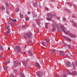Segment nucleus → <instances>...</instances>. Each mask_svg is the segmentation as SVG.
Wrapping results in <instances>:
<instances>
[{
  "label": "nucleus",
  "mask_w": 77,
  "mask_h": 77,
  "mask_svg": "<svg viewBox=\"0 0 77 77\" xmlns=\"http://www.w3.org/2000/svg\"><path fill=\"white\" fill-rule=\"evenodd\" d=\"M49 23H45V27L47 29H48V26L47 25Z\"/></svg>",
  "instance_id": "5701e85b"
},
{
  "label": "nucleus",
  "mask_w": 77,
  "mask_h": 77,
  "mask_svg": "<svg viewBox=\"0 0 77 77\" xmlns=\"http://www.w3.org/2000/svg\"><path fill=\"white\" fill-rule=\"evenodd\" d=\"M56 19H57L58 20H60V17H56Z\"/></svg>",
  "instance_id": "a19ab883"
},
{
  "label": "nucleus",
  "mask_w": 77,
  "mask_h": 77,
  "mask_svg": "<svg viewBox=\"0 0 77 77\" xmlns=\"http://www.w3.org/2000/svg\"><path fill=\"white\" fill-rule=\"evenodd\" d=\"M3 57L2 56V55H0V57H1V58H2V57Z\"/></svg>",
  "instance_id": "6e6d98bb"
},
{
  "label": "nucleus",
  "mask_w": 77,
  "mask_h": 77,
  "mask_svg": "<svg viewBox=\"0 0 77 77\" xmlns=\"http://www.w3.org/2000/svg\"><path fill=\"white\" fill-rule=\"evenodd\" d=\"M22 62L24 66H25V65H27V61H22Z\"/></svg>",
  "instance_id": "f3484780"
},
{
  "label": "nucleus",
  "mask_w": 77,
  "mask_h": 77,
  "mask_svg": "<svg viewBox=\"0 0 77 77\" xmlns=\"http://www.w3.org/2000/svg\"><path fill=\"white\" fill-rule=\"evenodd\" d=\"M65 48L66 49L67 48V46H66V47H65Z\"/></svg>",
  "instance_id": "69168bd1"
},
{
  "label": "nucleus",
  "mask_w": 77,
  "mask_h": 77,
  "mask_svg": "<svg viewBox=\"0 0 77 77\" xmlns=\"http://www.w3.org/2000/svg\"><path fill=\"white\" fill-rule=\"evenodd\" d=\"M28 52V56H33V54L32 53V52H31V51H29Z\"/></svg>",
  "instance_id": "9b49d317"
},
{
  "label": "nucleus",
  "mask_w": 77,
  "mask_h": 77,
  "mask_svg": "<svg viewBox=\"0 0 77 77\" xmlns=\"http://www.w3.org/2000/svg\"><path fill=\"white\" fill-rule=\"evenodd\" d=\"M26 21H28V20H29V17H27L26 18Z\"/></svg>",
  "instance_id": "a18cd8bd"
},
{
  "label": "nucleus",
  "mask_w": 77,
  "mask_h": 77,
  "mask_svg": "<svg viewBox=\"0 0 77 77\" xmlns=\"http://www.w3.org/2000/svg\"><path fill=\"white\" fill-rule=\"evenodd\" d=\"M66 74H70V75H77V73H76V72L75 71H74L73 72H71L69 71H67V73H66Z\"/></svg>",
  "instance_id": "39448f33"
},
{
  "label": "nucleus",
  "mask_w": 77,
  "mask_h": 77,
  "mask_svg": "<svg viewBox=\"0 0 77 77\" xmlns=\"http://www.w3.org/2000/svg\"><path fill=\"white\" fill-rule=\"evenodd\" d=\"M66 57H68V58H69V56H68V55H66Z\"/></svg>",
  "instance_id": "3c124183"
},
{
  "label": "nucleus",
  "mask_w": 77,
  "mask_h": 77,
  "mask_svg": "<svg viewBox=\"0 0 77 77\" xmlns=\"http://www.w3.org/2000/svg\"><path fill=\"white\" fill-rule=\"evenodd\" d=\"M42 45H43V46H45V47H46V46H47V45H46L47 43L45 42L42 41Z\"/></svg>",
  "instance_id": "2eb2a0df"
},
{
  "label": "nucleus",
  "mask_w": 77,
  "mask_h": 77,
  "mask_svg": "<svg viewBox=\"0 0 77 77\" xmlns=\"http://www.w3.org/2000/svg\"><path fill=\"white\" fill-rule=\"evenodd\" d=\"M19 8H16L15 9V11L16 12H18L19 11Z\"/></svg>",
  "instance_id": "b1692460"
},
{
  "label": "nucleus",
  "mask_w": 77,
  "mask_h": 77,
  "mask_svg": "<svg viewBox=\"0 0 77 77\" xmlns=\"http://www.w3.org/2000/svg\"><path fill=\"white\" fill-rule=\"evenodd\" d=\"M11 29H8L7 30V34L5 35L6 36L8 35L9 33L11 32Z\"/></svg>",
  "instance_id": "6ab92c4d"
},
{
  "label": "nucleus",
  "mask_w": 77,
  "mask_h": 77,
  "mask_svg": "<svg viewBox=\"0 0 77 77\" xmlns=\"http://www.w3.org/2000/svg\"><path fill=\"white\" fill-rule=\"evenodd\" d=\"M12 21L13 22H17V20L16 19H14Z\"/></svg>",
  "instance_id": "ea45409f"
},
{
  "label": "nucleus",
  "mask_w": 77,
  "mask_h": 77,
  "mask_svg": "<svg viewBox=\"0 0 77 77\" xmlns=\"http://www.w3.org/2000/svg\"><path fill=\"white\" fill-rule=\"evenodd\" d=\"M63 36L64 39H66V40H67V41H71V40L70 38H69L68 37H66V36H65L64 35H63Z\"/></svg>",
  "instance_id": "1a4fd4ad"
},
{
  "label": "nucleus",
  "mask_w": 77,
  "mask_h": 77,
  "mask_svg": "<svg viewBox=\"0 0 77 77\" xmlns=\"http://www.w3.org/2000/svg\"><path fill=\"white\" fill-rule=\"evenodd\" d=\"M23 54H26V52H25V51L23 52Z\"/></svg>",
  "instance_id": "5fc2aeb1"
},
{
  "label": "nucleus",
  "mask_w": 77,
  "mask_h": 77,
  "mask_svg": "<svg viewBox=\"0 0 77 77\" xmlns=\"http://www.w3.org/2000/svg\"><path fill=\"white\" fill-rule=\"evenodd\" d=\"M17 72V70L16 69H15L14 70V72H15V73H16V72Z\"/></svg>",
  "instance_id": "e433bc0d"
},
{
  "label": "nucleus",
  "mask_w": 77,
  "mask_h": 77,
  "mask_svg": "<svg viewBox=\"0 0 77 77\" xmlns=\"http://www.w3.org/2000/svg\"><path fill=\"white\" fill-rule=\"evenodd\" d=\"M28 42L29 43H31V41H30V40H28Z\"/></svg>",
  "instance_id": "de8ad7c7"
},
{
  "label": "nucleus",
  "mask_w": 77,
  "mask_h": 77,
  "mask_svg": "<svg viewBox=\"0 0 77 77\" xmlns=\"http://www.w3.org/2000/svg\"><path fill=\"white\" fill-rule=\"evenodd\" d=\"M57 29L60 32H61L63 31L64 33H65L66 35H68V32H69L68 31L66 30V28L64 27V26L63 25H60V26H58L57 27Z\"/></svg>",
  "instance_id": "f257e3e1"
},
{
  "label": "nucleus",
  "mask_w": 77,
  "mask_h": 77,
  "mask_svg": "<svg viewBox=\"0 0 77 77\" xmlns=\"http://www.w3.org/2000/svg\"><path fill=\"white\" fill-rule=\"evenodd\" d=\"M7 63L8 64V63H10V61H8L7 62Z\"/></svg>",
  "instance_id": "8fccbe9b"
},
{
  "label": "nucleus",
  "mask_w": 77,
  "mask_h": 77,
  "mask_svg": "<svg viewBox=\"0 0 77 77\" xmlns=\"http://www.w3.org/2000/svg\"><path fill=\"white\" fill-rule=\"evenodd\" d=\"M20 18H24V15H23V14H21V13L20 14Z\"/></svg>",
  "instance_id": "4be33fe9"
},
{
  "label": "nucleus",
  "mask_w": 77,
  "mask_h": 77,
  "mask_svg": "<svg viewBox=\"0 0 77 77\" xmlns=\"http://www.w3.org/2000/svg\"><path fill=\"white\" fill-rule=\"evenodd\" d=\"M72 64L73 66H74V64L73 62L72 63Z\"/></svg>",
  "instance_id": "603ef678"
},
{
  "label": "nucleus",
  "mask_w": 77,
  "mask_h": 77,
  "mask_svg": "<svg viewBox=\"0 0 77 77\" xmlns=\"http://www.w3.org/2000/svg\"><path fill=\"white\" fill-rule=\"evenodd\" d=\"M36 74L39 77H41L43 75V73L42 71H39L36 73Z\"/></svg>",
  "instance_id": "20e7f679"
},
{
  "label": "nucleus",
  "mask_w": 77,
  "mask_h": 77,
  "mask_svg": "<svg viewBox=\"0 0 77 77\" xmlns=\"http://www.w3.org/2000/svg\"><path fill=\"white\" fill-rule=\"evenodd\" d=\"M46 20H49V21H51L52 20V19H51V18H50L49 17H47L46 18Z\"/></svg>",
  "instance_id": "bb28decb"
},
{
  "label": "nucleus",
  "mask_w": 77,
  "mask_h": 77,
  "mask_svg": "<svg viewBox=\"0 0 77 77\" xmlns=\"http://www.w3.org/2000/svg\"><path fill=\"white\" fill-rule=\"evenodd\" d=\"M6 28L8 30H11L10 28H9V26L7 25L6 26Z\"/></svg>",
  "instance_id": "a878e982"
},
{
  "label": "nucleus",
  "mask_w": 77,
  "mask_h": 77,
  "mask_svg": "<svg viewBox=\"0 0 77 77\" xmlns=\"http://www.w3.org/2000/svg\"><path fill=\"white\" fill-rule=\"evenodd\" d=\"M7 24H10V23H7Z\"/></svg>",
  "instance_id": "0e129e2a"
},
{
  "label": "nucleus",
  "mask_w": 77,
  "mask_h": 77,
  "mask_svg": "<svg viewBox=\"0 0 77 77\" xmlns=\"http://www.w3.org/2000/svg\"><path fill=\"white\" fill-rule=\"evenodd\" d=\"M77 37V35H73V38H76Z\"/></svg>",
  "instance_id": "c03bdc74"
},
{
  "label": "nucleus",
  "mask_w": 77,
  "mask_h": 77,
  "mask_svg": "<svg viewBox=\"0 0 77 77\" xmlns=\"http://www.w3.org/2000/svg\"><path fill=\"white\" fill-rule=\"evenodd\" d=\"M19 76L20 77H25L24 75L22 73H20V74L19 75Z\"/></svg>",
  "instance_id": "a211bd4d"
},
{
  "label": "nucleus",
  "mask_w": 77,
  "mask_h": 77,
  "mask_svg": "<svg viewBox=\"0 0 77 77\" xmlns=\"http://www.w3.org/2000/svg\"><path fill=\"white\" fill-rule=\"evenodd\" d=\"M6 5L7 7H9V4H8V2H6Z\"/></svg>",
  "instance_id": "7c9ffc66"
},
{
  "label": "nucleus",
  "mask_w": 77,
  "mask_h": 77,
  "mask_svg": "<svg viewBox=\"0 0 77 77\" xmlns=\"http://www.w3.org/2000/svg\"><path fill=\"white\" fill-rule=\"evenodd\" d=\"M67 67H71L72 65L71 63L67 61L66 62V65Z\"/></svg>",
  "instance_id": "0eeeda50"
},
{
  "label": "nucleus",
  "mask_w": 77,
  "mask_h": 77,
  "mask_svg": "<svg viewBox=\"0 0 77 77\" xmlns=\"http://www.w3.org/2000/svg\"><path fill=\"white\" fill-rule=\"evenodd\" d=\"M60 56H64L65 55V53L64 51H60Z\"/></svg>",
  "instance_id": "6e6552de"
},
{
  "label": "nucleus",
  "mask_w": 77,
  "mask_h": 77,
  "mask_svg": "<svg viewBox=\"0 0 77 77\" xmlns=\"http://www.w3.org/2000/svg\"><path fill=\"white\" fill-rule=\"evenodd\" d=\"M37 5H38V4H37V3L35 2L34 3V6H37Z\"/></svg>",
  "instance_id": "2f4dec72"
},
{
  "label": "nucleus",
  "mask_w": 77,
  "mask_h": 77,
  "mask_svg": "<svg viewBox=\"0 0 77 77\" xmlns=\"http://www.w3.org/2000/svg\"><path fill=\"white\" fill-rule=\"evenodd\" d=\"M74 26H75V27H77V24L76 23H75L74 24Z\"/></svg>",
  "instance_id": "473e14b6"
},
{
  "label": "nucleus",
  "mask_w": 77,
  "mask_h": 77,
  "mask_svg": "<svg viewBox=\"0 0 77 77\" xmlns=\"http://www.w3.org/2000/svg\"><path fill=\"white\" fill-rule=\"evenodd\" d=\"M73 6H74V7H75V8H76V5L75 4H73Z\"/></svg>",
  "instance_id": "49530a36"
},
{
  "label": "nucleus",
  "mask_w": 77,
  "mask_h": 77,
  "mask_svg": "<svg viewBox=\"0 0 77 77\" xmlns=\"http://www.w3.org/2000/svg\"><path fill=\"white\" fill-rule=\"evenodd\" d=\"M1 10H2V11H4V10L5 9V8H4V7H1Z\"/></svg>",
  "instance_id": "cd10ccee"
},
{
  "label": "nucleus",
  "mask_w": 77,
  "mask_h": 77,
  "mask_svg": "<svg viewBox=\"0 0 77 77\" xmlns=\"http://www.w3.org/2000/svg\"><path fill=\"white\" fill-rule=\"evenodd\" d=\"M57 24L55 23V24H52V26L53 27V29H52L51 32H56V27H57Z\"/></svg>",
  "instance_id": "7ed1b4c3"
},
{
  "label": "nucleus",
  "mask_w": 77,
  "mask_h": 77,
  "mask_svg": "<svg viewBox=\"0 0 77 77\" xmlns=\"http://www.w3.org/2000/svg\"><path fill=\"white\" fill-rule=\"evenodd\" d=\"M11 47H14V45H11Z\"/></svg>",
  "instance_id": "052dcab7"
},
{
  "label": "nucleus",
  "mask_w": 77,
  "mask_h": 77,
  "mask_svg": "<svg viewBox=\"0 0 77 77\" xmlns=\"http://www.w3.org/2000/svg\"><path fill=\"white\" fill-rule=\"evenodd\" d=\"M47 16L48 17H50V18H54L55 17L54 15H53L50 13H48L47 14Z\"/></svg>",
  "instance_id": "423d86ee"
},
{
  "label": "nucleus",
  "mask_w": 77,
  "mask_h": 77,
  "mask_svg": "<svg viewBox=\"0 0 77 77\" xmlns=\"http://www.w3.org/2000/svg\"><path fill=\"white\" fill-rule=\"evenodd\" d=\"M66 23H68V21H66Z\"/></svg>",
  "instance_id": "338daca9"
},
{
  "label": "nucleus",
  "mask_w": 77,
  "mask_h": 77,
  "mask_svg": "<svg viewBox=\"0 0 77 77\" xmlns=\"http://www.w3.org/2000/svg\"><path fill=\"white\" fill-rule=\"evenodd\" d=\"M69 5L70 6H72V4H71V3H69Z\"/></svg>",
  "instance_id": "864d4df0"
},
{
  "label": "nucleus",
  "mask_w": 77,
  "mask_h": 77,
  "mask_svg": "<svg viewBox=\"0 0 77 77\" xmlns=\"http://www.w3.org/2000/svg\"><path fill=\"white\" fill-rule=\"evenodd\" d=\"M72 17L73 18H75V16L74 14H73L72 15Z\"/></svg>",
  "instance_id": "79ce46f5"
},
{
  "label": "nucleus",
  "mask_w": 77,
  "mask_h": 77,
  "mask_svg": "<svg viewBox=\"0 0 77 77\" xmlns=\"http://www.w3.org/2000/svg\"><path fill=\"white\" fill-rule=\"evenodd\" d=\"M3 57L2 56V55H0V57H1V58H2V57Z\"/></svg>",
  "instance_id": "4d7b16f0"
},
{
  "label": "nucleus",
  "mask_w": 77,
  "mask_h": 77,
  "mask_svg": "<svg viewBox=\"0 0 77 77\" xmlns=\"http://www.w3.org/2000/svg\"><path fill=\"white\" fill-rule=\"evenodd\" d=\"M7 62H4V63H6Z\"/></svg>",
  "instance_id": "e2e57ef3"
},
{
  "label": "nucleus",
  "mask_w": 77,
  "mask_h": 77,
  "mask_svg": "<svg viewBox=\"0 0 77 77\" xmlns=\"http://www.w3.org/2000/svg\"><path fill=\"white\" fill-rule=\"evenodd\" d=\"M18 63L17 61H14V67H17V66H18Z\"/></svg>",
  "instance_id": "9d476101"
},
{
  "label": "nucleus",
  "mask_w": 77,
  "mask_h": 77,
  "mask_svg": "<svg viewBox=\"0 0 77 77\" xmlns=\"http://www.w3.org/2000/svg\"><path fill=\"white\" fill-rule=\"evenodd\" d=\"M68 47V48H69V49H72V47H71V46L70 45H67Z\"/></svg>",
  "instance_id": "c85d7f7f"
},
{
  "label": "nucleus",
  "mask_w": 77,
  "mask_h": 77,
  "mask_svg": "<svg viewBox=\"0 0 77 77\" xmlns=\"http://www.w3.org/2000/svg\"><path fill=\"white\" fill-rule=\"evenodd\" d=\"M68 32H68L67 33H68V35H69V36H71V38H74V35H73L72 34L70 33H69V31H68Z\"/></svg>",
  "instance_id": "4468645a"
},
{
  "label": "nucleus",
  "mask_w": 77,
  "mask_h": 77,
  "mask_svg": "<svg viewBox=\"0 0 77 77\" xmlns=\"http://www.w3.org/2000/svg\"><path fill=\"white\" fill-rule=\"evenodd\" d=\"M16 48L17 49V50H18V52L19 53H20L21 51V48L20 46H17L16 47Z\"/></svg>",
  "instance_id": "ddd939ff"
},
{
  "label": "nucleus",
  "mask_w": 77,
  "mask_h": 77,
  "mask_svg": "<svg viewBox=\"0 0 77 77\" xmlns=\"http://www.w3.org/2000/svg\"><path fill=\"white\" fill-rule=\"evenodd\" d=\"M32 37V33H27L25 34L24 35V38L25 39H27L28 38H30Z\"/></svg>",
  "instance_id": "f03ea898"
},
{
  "label": "nucleus",
  "mask_w": 77,
  "mask_h": 77,
  "mask_svg": "<svg viewBox=\"0 0 77 77\" xmlns=\"http://www.w3.org/2000/svg\"><path fill=\"white\" fill-rule=\"evenodd\" d=\"M10 77H15V76L14 75V74H11L10 75Z\"/></svg>",
  "instance_id": "c756f323"
},
{
  "label": "nucleus",
  "mask_w": 77,
  "mask_h": 77,
  "mask_svg": "<svg viewBox=\"0 0 77 77\" xmlns=\"http://www.w3.org/2000/svg\"><path fill=\"white\" fill-rule=\"evenodd\" d=\"M45 10H46V11H48L49 10V8L47 7H45Z\"/></svg>",
  "instance_id": "58836bf2"
},
{
  "label": "nucleus",
  "mask_w": 77,
  "mask_h": 77,
  "mask_svg": "<svg viewBox=\"0 0 77 77\" xmlns=\"http://www.w3.org/2000/svg\"><path fill=\"white\" fill-rule=\"evenodd\" d=\"M46 59H48V58L47 57H46Z\"/></svg>",
  "instance_id": "680f3d73"
},
{
  "label": "nucleus",
  "mask_w": 77,
  "mask_h": 77,
  "mask_svg": "<svg viewBox=\"0 0 77 77\" xmlns=\"http://www.w3.org/2000/svg\"><path fill=\"white\" fill-rule=\"evenodd\" d=\"M52 21L53 23H54V21L52 20Z\"/></svg>",
  "instance_id": "bf43d9fd"
},
{
  "label": "nucleus",
  "mask_w": 77,
  "mask_h": 77,
  "mask_svg": "<svg viewBox=\"0 0 77 77\" xmlns=\"http://www.w3.org/2000/svg\"><path fill=\"white\" fill-rule=\"evenodd\" d=\"M0 49L1 50H3V48L1 44H0Z\"/></svg>",
  "instance_id": "393cba45"
},
{
  "label": "nucleus",
  "mask_w": 77,
  "mask_h": 77,
  "mask_svg": "<svg viewBox=\"0 0 77 77\" xmlns=\"http://www.w3.org/2000/svg\"><path fill=\"white\" fill-rule=\"evenodd\" d=\"M56 51V50L55 49H53L52 51V53H54L55 52V51Z\"/></svg>",
  "instance_id": "f704fd0d"
},
{
  "label": "nucleus",
  "mask_w": 77,
  "mask_h": 77,
  "mask_svg": "<svg viewBox=\"0 0 77 77\" xmlns=\"http://www.w3.org/2000/svg\"><path fill=\"white\" fill-rule=\"evenodd\" d=\"M31 13L29 11V12H28V13H27V14H28V15H29V14H30Z\"/></svg>",
  "instance_id": "37998d69"
},
{
  "label": "nucleus",
  "mask_w": 77,
  "mask_h": 77,
  "mask_svg": "<svg viewBox=\"0 0 77 77\" xmlns=\"http://www.w3.org/2000/svg\"><path fill=\"white\" fill-rule=\"evenodd\" d=\"M36 22L38 25L40 24V19H38L36 20Z\"/></svg>",
  "instance_id": "dca6fc26"
},
{
  "label": "nucleus",
  "mask_w": 77,
  "mask_h": 77,
  "mask_svg": "<svg viewBox=\"0 0 77 77\" xmlns=\"http://www.w3.org/2000/svg\"><path fill=\"white\" fill-rule=\"evenodd\" d=\"M9 69V67L8 66H7L6 67H4V69L5 71H7L8 69Z\"/></svg>",
  "instance_id": "aec40b11"
},
{
  "label": "nucleus",
  "mask_w": 77,
  "mask_h": 77,
  "mask_svg": "<svg viewBox=\"0 0 77 77\" xmlns=\"http://www.w3.org/2000/svg\"><path fill=\"white\" fill-rule=\"evenodd\" d=\"M3 57H2V59H3Z\"/></svg>",
  "instance_id": "774afa93"
},
{
  "label": "nucleus",
  "mask_w": 77,
  "mask_h": 77,
  "mask_svg": "<svg viewBox=\"0 0 77 77\" xmlns=\"http://www.w3.org/2000/svg\"><path fill=\"white\" fill-rule=\"evenodd\" d=\"M10 50V47H8V50Z\"/></svg>",
  "instance_id": "13d9d810"
},
{
  "label": "nucleus",
  "mask_w": 77,
  "mask_h": 77,
  "mask_svg": "<svg viewBox=\"0 0 77 77\" xmlns=\"http://www.w3.org/2000/svg\"><path fill=\"white\" fill-rule=\"evenodd\" d=\"M63 21H65L66 20V18H65V17H63Z\"/></svg>",
  "instance_id": "4c0bfd02"
},
{
  "label": "nucleus",
  "mask_w": 77,
  "mask_h": 77,
  "mask_svg": "<svg viewBox=\"0 0 77 77\" xmlns=\"http://www.w3.org/2000/svg\"><path fill=\"white\" fill-rule=\"evenodd\" d=\"M9 20H11V21H12L13 20L12 19H11V17L9 18Z\"/></svg>",
  "instance_id": "09e8293b"
},
{
  "label": "nucleus",
  "mask_w": 77,
  "mask_h": 77,
  "mask_svg": "<svg viewBox=\"0 0 77 77\" xmlns=\"http://www.w3.org/2000/svg\"><path fill=\"white\" fill-rule=\"evenodd\" d=\"M35 66L37 67V68H41V66H40L39 64V63H35Z\"/></svg>",
  "instance_id": "f8f14e48"
},
{
  "label": "nucleus",
  "mask_w": 77,
  "mask_h": 77,
  "mask_svg": "<svg viewBox=\"0 0 77 77\" xmlns=\"http://www.w3.org/2000/svg\"><path fill=\"white\" fill-rule=\"evenodd\" d=\"M62 76L63 77H66V75L65 74H64L62 75Z\"/></svg>",
  "instance_id": "72a5a7b5"
},
{
  "label": "nucleus",
  "mask_w": 77,
  "mask_h": 77,
  "mask_svg": "<svg viewBox=\"0 0 77 77\" xmlns=\"http://www.w3.org/2000/svg\"><path fill=\"white\" fill-rule=\"evenodd\" d=\"M45 41L46 42V43H47V42H49V41H50V39H49V38H47L45 39Z\"/></svg>",
  "instance_id": "412c9836"
},
{
  "label": "nucleus",
  "mask_w": 77,
  "mask_h": 77,
  "mask_svg": "<svg viewBox=\"0 0 77 77\" xmlns=\"http://www.w3.org/2000/svg\"><path fill=\"white\" fill-rule=\"evenodd\" d=\"M22 28H26V26H25V25H22Z\"/></svg>",
  "instance_id": "c9c22d12"
}]
</instances>
